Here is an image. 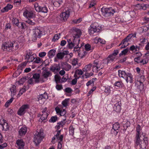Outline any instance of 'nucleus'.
I'll list each match as a JSON object with an SVG mask.
<instances>
[{
  "instance_id": "f257e3e1",
  "label": "nucleus",
  "mask_w": 149,
  "mask_h": 149,
  "mask_svg": "<svg viewBox=\"0 0 149 149\" xmlns=\"http://www.w3.org/2000/svg\"><path fill=\"white\" fill-rule=\"evenodd\" d=\"M118 76L125 79L127 83H132L134 81L133 76L131 73L127 72L125 70H118Z\"/></svg>"
},
{
  "instance_id": "f03ea898",
  "label": "nucleus",
  "mask_w": 149,
  "mask_h": 149,
  "mask_svg": "<svg viewBox=\"0 0 149 149\" xmlns=\"http://www.w3.org/2000/svg\"><path fill=\"white\" fill-rule=\"evenodd\" d=\"M33 33L32 35V40L35 41L38 38H40L42 35V29L40 27H36L33 29Z\"/></svg>"
},
{
  "instance_id": "7ed1b4c3",
  "label": "nucleus",
  "mask_w": 149,
  "mask_h": 149,
  "mask_svg": "<svg viewBox=\"0 0 149 149\" xmlns=\"http://www.w3.org/2000/svg\"><path fill=\"white\" fill-rule=\"evenodd\" d=\"M44 135L42 132L37 131L34 134L33 142L36 145L39 144L44 138Z\"/></svg>"
},
{
  "instance_id": "20e7f679",
  "label": "nucleus",
  "mask_w": 149,
  "mask_h": 149,
  "mask_svg": "<svg viewBox=\"0 0 149 149\" xmlns=\"http://www.w3.org/2000/svg\"><path fill=\"white\" fill-rule=\"evenodd\" d=\"M15 44L13 42H8L3 44L2 49L4 51L11 52L13 51V47Z\"/></svg>"
},
{
  "instance_id": "39448f33",
  "label": "nucleus",
  "mask_w": 149,
  "mask_h": 149,
  "mask_svg": "<svg viewBox=\"0 0 149 149\" xmlns=\"http://www.w3.org/2000/svg\"><path fill=\"white\" fill-rule=\"evenodd\" d=\"M102 15L105 17H108L112 15L115 12L114 9L111 8H102L101 10Z\"/></svg>"
},
{
  "instance_id": "423d86ee",
  "label": "nucleus",
  "mask_w": 149,
  "mask_h": 149,
  "mask_svg": "<svg viewBox=\"0 0 149 149\" xmlns=\"http://www.w3.org/2000/svg\"><path fill=\"white\" fill-rule=\"evenodd\" d=\"M23 15L24 16L27 18H29L28 19L25 21L26 23L32 25H34L35 24V22L32 20V19H33L32 18L33 13L32 12L26 10L24 12Z\"/></svg>"
},
{
  "instance_id": "0eeeda50",
  "label": "nucleus",
  "mask_w": 149,
  "mask_h": 149,
  "mask_svg": "<svg viewBox=\"0 0 149 149\" xmlns=\"http://www.w3.org/2000/svg\"><path fill=\"white\" fill-rule=\"evenodd\" d=\"M100 29L97 23L94 22L91 25L88 31L90 34H93L95 32H99Z\"/></svg>"
},
{
  "instance_id": "6e6552de",
  "label": "nucleus",
  "mask_w": 149,
  "mask_h": 149,
  "mask_svg": "<svg viewBox=\"0 0 149 149\" xmlns=\"http://www.w3.org/2000/svg\"><path fill=\"white\" fill-rule=\"evenodd\" d=\"M70 9H68L65 12L62 13L58 18L62 22H65L67 21L68 18L69 17L70 14Z\"/></svg>"
},
{
  "instance_id": "1a4fd4ad",
  "label": "nucleus",
  "mask_w": 149,
  "mask_h": 149,
  "mask_svg": "<svg viewBox=\"0 0 149 149\" xmlns=\"http://www.w3.org/2000/svg\"><path fill=\"white\" fill-rule=\"evenodd\" d=\"M29 108V105L28 104L22 105L17 111V114L20 116H22L26 112V110Z\"/></svg>"
},
{
  "instance_id": "9d476101",
  "label": "nucleus",
  "mask_w": 149,
  "mask_h": 149,
  "mask_svg": "<svg viewBox=\"0 0 149 149\" xmlns=\"http://www.w3.org/2000/svg\"><path fill=\"white\" fill-rule=\"evenodd\" d=\"M34 7L35 10L38 12H41L45 13L48 11L47 8L46 6L42 7L39 6L37 3L35 4Z\"/></svg>"
},
{
  "instance_id": "9b49d317",
  "label": "nucleus",
  "mask_w": 149,
  "mask_h": 149,
  "mask_svg": "<svg viewBox=\"0 0 149 149\" xmlns=\"http://www.w3.org/2000/svg\"><path fill=\"white\" fill-rule=\"evenodd\" d=\"M94 65L93 66V72H97L100 69L103 68V66L102 67H99V64L97 61L95 60L93 63Z\"/></svg>"
},
{
  "instance_id": "f8f14e48",
  "label": "nucleus",
  "mask_w": 149,
  "mask_h": 149,
  "mask_svg": "<svg viewBox=\"0 0 149 149\" xmlns=\"http://www.w3.org/2000/svg\"><path fill=\"white\" fill-rule=\"evenodd\" d=\"M16 144L18 149H23L25 145V143L22 139H17L16 141Z\"/></svg>"
},
{
  "instance_id": "ddd939ff",
  "label": "nucleus",
  "mask_w": 149,
  "mask_h": 149,
  "mask_svg": "<svg viewBox=\"0 0 149 149\" xmlns=\"http://www.w3.org/2000/svg\"><path fill=\"white\" fill-rule=\"evenodd\" d=\"M144 71H141V74H140L139 75H138V81H139V82L140 83V86H142L143 87V83L145 81V76L144 75H143ZM143 87H142V88Z\"/></svg>"
},
{
  "instance_id": "4468645a",
  "label": "nucleus",
  "mask_w": 149,
  "mask_h": 149,
  "mask_svg": "<svg viewBox=\"0 0 149 149\" xmlns=\"http://www.w3.org/2000/svg\"><path fill=\"white\" fill-rule=\"evenodd\" d=\"M74 34L73 37H75V38H79L81 34V30L78 28H75L74 29Z\"/></svg>"
},
{
  "instance_id": "2eb2a0df",
  "label": "nucleus",
  "mask_w": 149,
  "mask_h": 149,
  "mask_svg": "<svg viewBox=\"0 0 149 149\" xmlns=\"http://www.w3.org/2000/svg\"><path fill=\"white\" fill-rule=\"evenodd\" d=\"M113 109L117 112H119L121 109V103L120 102L118 101L116 103L113 107Z\"/></svg>"
},
{
  "instance_id": "dca6fc26",
  "label": "nucleus",
  "mask_w": 149,
  "mask_h": 149,
  "mask_svg": "<svg viewBox=\"0 0 149 149\" xmlns=\"http://www.w3.org/2000/svg\"><path fill=\"white\" fill-rule=\"evenodd\" d=\"M1 124V125L3 127V130L5 131H7L8 130L9 128V126H8V124L6 123V120L3 119L2 120Z\"/></svg>"
},
{
  "instance_id": "f3484780",
  "label": "nucleus",
  "mask_w": 149,
  "mask_h": 149,
  "mask_svg": "<svg viewBox=\"0 0 149 149\" xmlns=\"http://www.w3.org/2000/svg\"><path fill=\"white\" fill-rule=\"evenodd\" d=\"M52 75V73L49 71H47V70L43 71L42 73V76L44 78L47 79V78L49 76H51Z\"/></svg>"
},
{
  "instance_id": "a211bd4d",
  "label": "nucleus",
  "mask_w": 149,
  "mask_h": 149,
  "mask_svg": "<svg viewBox=\"0 0 149 149\" xmlns=\"http://www.w3.org/2000/svg\"><path fill=\"white\" fill-rule=\"evenodd\" d=\"M27 127L24 126H22V128L19 130V133L20 135L22 136L25 135L27 131Z\"/></svg>"
},
{
  "instance_id": "6ab92c4d",
  "label": "nucleus",
  "mask_w": 149,
  "mask_h": 149,
  "mask_svg": "<svg viewBox=\"0 0 149 149\" xmlns=\"http://www.w3.org/2000/svg\"><path fill=\"white\" fill-rule=\"evenodd\" d=\"M48 97L47 94L46 93V92H45L44 94L40 95L38 96V101L40 102V101L42 100H45L46 99H47Z\"/></svg>"
},
{
  "instance_id": "aec40b11",
  "label": "nucleus",
  "mask_w": 149,
  "mask_h": 149,
  "mask_svg": "<svg viewBox=\"0 0 149 149\" xmlns=\"http://www.w3.org/2000/svg\"><path fill=\"white\" fill-rule=\"evenodd\" d=\"M36 55L33 54L30 56H29L28 54H26L25 56V59H27L29 62H32L36 58Z\"/></svg>"
},
{
  "instance_id": "412c9836",
  "label": "nucleus",
  "mask_w": 149,
  "mask_h": 149,
  "mask_svg": "<svg viewBox=\"0 0 149 149\" xmlns=\"http://www.w3.org/2000/svg\"><path fill=\"white\" fill-rule=\"evenodd\" d=\"M13 7V6L12 5L9 4H8L6 7L1 10V11L2 13L7 12L9 10H11Z\"/></svg>"
},
{
  "instance_id": "4be33fe9",
  "label": "nucleus",
  "mask_w": 149,
  "mask_h": 149,
  "mask_svg": "<svg viewBox=\"0 0 149 149\" xmlns=\"http://www.w3.org/2000/svg\"><path fill=\"white\" fill-rule=\"evenodd\" d=\"M116 56L112 54L109 55L107 59V63L108 64L109 63H111L116 58Z\"/></svg>"
},
{
  "instance_id": "5701e85b",
  "label": "nucleus",
  "mask_w": 149,
  "mask_h": 149,
  "mask_svg": "<svg viewBox=\"0 0 149 149\" xmlns=\"http://www.w3.org/2000/svg\"><path fill=\"white\" fill-rule=\"evenodd\" d=\"M136 7L139 10H145L146 9L147 5L144 4H138L136 5Z\"/></svg>"
},
{
  "instance_id": "b1692460",
  "label": "nucleus",
  "mask_w": 149,
  "mask_h": 149,
  "mask_svg": "<svg viewBox=\"0 0 149 149\" xmlns=\"http://www.w3.org/2000/svg\"><path fill=\"white\" fill-rule=\"evenodd\" d=\"M49 69L53 72H55V70L58 72L60 70V68L59 66H58L57 64H56L55 66H52Z\"/></svg>"
},
{
  "instance_id": "393cba45",
  "label": "nucleus",
  "mask_w": 149,
  "mask_h": 149,
  "mask_svg": "<svg viewBox=\"0 0 149 149\" xmlns=\"http://www.w3.org/2000/svg\"><path fill=\"white\" fill-rule=\"evenodd\" d=\"M140 136L138 135H136L135 140V146L136 148L139 145L140 146Z\"/></svg>"
},
{
  "instance_id": "a878e982",
  "label": "nucleus",
  "mask_w": 149,
  "mask_h": 149,
  "mask_svg": "<svg viewBox=\"0 0 149 149\" xmlns=\"http://www.w3.org/2000/svg\"><path fill=\"white\" fill-rule=\"evenodd\" d=\"M48 116V113L46 112H43V114L42 115L40 119H39V122H42V121L45 120L47 118Z\"/></svg>"
},
{
  "instance_id": "bb28decb",
  "label": "nucleus",
  "mask_w": 149,
  "mask_h": 149,
  "mask_svg": "<svg viewBox=\"0 0 149 149\" xmlns=\"http://www.w3.org/2000/svg\"><path fill=\"white\" fill-rule=\"evenodd\" d=\"M92 65V64L91 63L86 65L83 69V71L84 72L85 71L86 72H87L90 71L91 69Z\"/></svg>"
},
{
  "instance_id": "cd10ccee",
  "label": "nucleus",
  "mask_w": 149,
  "mask_h": 149,
  "mask_svg": "<svg viewBox=\"0 0 149 149\" xmlns=\"http://www.w3.org/2000/svg\"><path fill=\"white\" fill-rule=\"evenodd\" d=\"M56 50L54 49H52L50 50L48 53L49 57L51 58L53 57L55 54Z\"/></svg>"
},
{
  "instance_id": "c85d7f7f",
  "label": "nucleus",
  "mask_w": 149,
  "mask_h": 149,
  "mask_svg": "<svg viewBox=\"0 0 149 149\" xmlns=\"http://www.w3.org/2000/svg\"><path fill=\"white\" fill-rule=\"evenodd\" d=\"M19 23L20 24H18V26H17L22 30H24L26 28L27 26L24 23L22 22H19Z\"/></svg>"
},
{
  "instance_id": "c756f323",
  "label": "nucleus",
  "mask_w": 149,
  "mask_h": 149,
  "mask_svg": "<svg viewBox=\"0 0 149 149\" xmlns=\"http://www.w3.org/2000/svg\"><path fill=\"white\" fill-rule=\"evenodd\" d=\"M123 84L121 81H118L116 82L114 84V86L119 88H121L123 86Z\"/></svg>"
},
{
  "instance_id": "7c9ffc66",
  "label": "nucleus",
  "mask_w": 149,
  "mask_h": 149,
  "mask_svg": "<svg viewBox=\"0 0 149 149\" xmlns=\"http://www.w3.org/2000/svg\"><path fill=\"white\" fill-rule=\"evenodd\" d=\"M64 54L61 52L58 53L56 55L57 58L61 60L64 58Z\"/></svg>"
},
{
  "instance_id": "2f4dec72",
  "label": "nucleus",
  "mask_w": 149,
  "mask_h": 149,
  "mask_svg": "<svg viewBox=\"0 0 149 149\" xmlns=\"http://www.w3.org/2000/svg\"><path fill=\"white\" fill-rule=\"evenodd\" d=\"M60 36L61 34L60 33H58V34H55L52 39V41L54 42L57 41L60 38Z\"/></svg>"
},
{
  "instance_id": "473e14b6",
  "label": "nucleus",
  "mask_w": 149,
  "mask_h": 149,
  "mask_svg": "<svg viewBox=\"0 0 149 149\" xmlns=\"http://www.w3.org/2000/svg\"><path fill=\"white\" fill-rule=\"evenodd\" d=\"M27 62L25 61L21 63L18 66V69L22 70L23 68H24L26 65Z\"/></svg>"
},
{
  "instance_id": "72a5a7b5",
  "label": "nucleus",
  "mask_w": 149,
  "mask_h": 149,
  "mask_svg": "<svg viewBox=\"0 0 149 149\" xmlns=\"http://www.w3.org/2000/svg\"><path fill=\"white\" fill-rule=\"evenodd\" d=\"M120 124L118 122L115 123L113 125L112 128L118 131V129L120 127Z\"/></svg>"
},
{
  "instance_id": "f704fd0d",
  "label": "nucleus",
  "mask_w": 149,
  "mask_h": 149,
  "mask_svg": "<svg viewBox=\"0 0 149 149\" xmlns=\"http://www.w3.org/2000/svg\"><path fill=\"white\" fill-rule=\"evenodd\" d=\"M12 22L13 24L17 26H18V24H20L18 19L16 18L13 17L12 20Z\"/></svg>"
},
{
  "instance_id": "c9c22d12",
  "label": "nucleus",
  "mask_w": 149,
  "mask_h": 149,
  "mask_svg": "<svg viewBox=\"0 0 149 149\" xmlns=\"http://www.w3.org/2000/svg\"><path fill=\"white\" fill-rule=\"evenodd\" d=\"M54 78L55 79V81L56 84H58L60 82L61 77L58 75L57 74H56L54 76Z\"/></svg>"
},
{
  "instance_id": "e433bc0d",
  "label": "nucleus",
  "mask_w": 149,
  "mask_h": 149,
  "mask_svg": "<svg viewBox=\"0 0 149 149\" xmlns=\"http://www.w3.org/2000/svg\"><path fill=\"white\" fill-rule=\"evenodd\" d=\"M13 100L14 98L13 97L11 98L10 100H8L6 102L5 104V106L6 107H8L11 104V103L13 102Z\"/></svg>"
},
{
  "instance_id": "4c0bfd02",
  "label": "nucleus",
  "mask_w": 149,
  "mask_h": 149,
  "mask_svg": "<svg viewBox=\"0 0 149 149\" xmlns=\"http://www.w3.org/2000/svg\"><path fill=\"white\" fill-rule=\"evenodd\" d=\"M58 117L57 116H52L49 120V122L52 123L55 122L57 120Z\"/></svg>"
},
{
  "instance_id": "58836bf2",
  "label": "nucleus",
  "mask_w": 149,
  "mask_h": 149,
  "mask_svg": "<svg viewBox=\"0 0 149 149\" xmlns=\"http://www.w3.org/2000/svg\"><path fill=\"white\" fill-rule=\"evenodd\" d=\"M4 140L2 143H0V149H3L7 146V144L4 142Z\"/></svg>"
},
{
  "instance_id": "ea45409f",
  "label": "nucleus",
  "mask_w": 149,
  "mask_h": 149,
  "mask_svg": "<svg viewBox=\"0 0 149 149\" xmlns=\"http://www.w3.org/2000/svg\"><path fill=\"white\" fill-rule=\"evenodd\" d=\"M75 43L73 42H70L68 43L67 46L69 49H72L75 46Z\"/></svg>"
},
{
  "instance_id": "a19ab883",
  "label": "nucleus",
  "mask_w": 149,
  "mask_h": 149,
  "mask_svg": "<svg viewBox=\"0 0 149 149\" xmlns=\"http://www.w3.org/2000/svg\"><path fill=\"white\" fill-rule=\"evenodd\" d=\"M111 132L113 136H116L117 135L118 133V131L112 128L111 130Z\"/></svg>"
},
{
  "instance_id": "79ce46f5",
  "label": "nucleus",
  "mask_w": 149,
  "mask_h": 149,
  "mask_svg": "<svg viewBox=\"0 0 149 149\" xmlns=\"http://www.w3.org/2000/svg\"><path fill=\"white\" fill-rule=\"evenodd\" d=\"M148 143L143 141V143H141L140 144V147L142 149L146 148Z\"/></svg>"
},
{
  "instance_id": "37998d69",
  "label": "nucleus",
  "mask_w": 149,
  "mask_h": 149,
  "mask_svg": "<svg viewBox=\"0 0 149 149\" xmlns=\"http://www.w3.org/2000/svg\"><path fill=\"white\" fill-rule=\"evenodd\" d=\"M69 129L70 134L72 136H73L74 134V129L73 127V126H71L69 127Z\"/></svg>"
},
{
  "instance_id": "c03bdc74",
  "label": "nucleus",
  "mask_w": 149,
  "mask_h": 149,
  "mask_svg": "<svg viewBox=\"0 0 149 149\" xmlns=\"http://www.w3.org/2000/svg\"><path fill=\"white\" fill-rule=\"evenodd\" d=\"M73 42L75 43V45H79V43L80 40L79 38H75V37H73Z\"/></svg>"
},
{
  "instance_id": "a18cd8bd",
  "label": "nucleus",
  "mask_w": 149,
  "mask_h": 149,
  "mask_svg": "<svg viewBox=\"0 0 149 149\" xmlns=\"http://www.w3.org/2000/svg\"><path fill=\"white\" fill-rule=\"evenodd\" d=\"M26 77H24L20 79L19 81L18 82L19 84H22L26 80Z\"/></svg>"
},
{
  "instance_id": "49530a36",
  "label": "nucleus",
  "mask_w": 149,
  "mask_h": 149,
  "mask_svg": "<svg viewBox=\"0 0 149 149\" xmlns=\"http://www.w3.org/2000/svg\"><path fill=\"white\" fill-rule=\"evenodd\" d=\"M97 42H100L102 44H104L106 43V41L100 38H97Z\"/></svg>"
},
{
  "instance_id": "de8ad7c7",
  "label": "nucleus",
  "mask_w": 149,
  "mask_h": 149,
  "mask_svg": "<svg viewBox=\"0 0 149 149\" xmlns=\"http://www.w3.org/2000/svg\"><path fill=\"white\" fill-rule=\"evenodd\" d=\"M63 3V2L62 0H56V1L53 3V5L55 6V5H56L57 3H58L59 5H60Z\"/></svg>"
},
{
  "instance_id": "09e8293b",
  "label": "nucleus",
  "mask_w": 149,
  "mask_h": 149,
  "mask_svg": "<svg viewBox=\"0 0 149 149\" xmlns=\"http://www.w3.org/2000/svg\"><path fill=\"white\" fill-rule=\"evenodd\" d=\"M85 50L86 51H89L91 49V45L88 44H86L85 46Z\"/></svg>"
},
{
  "instance_id": "8fccbe9b",
  "label": "nucleus",
  "mask_w": 149,
  "mask_h": 149,
  "mask_svg": "<svg viewBox=\"0 0 149 149\" xmlns=\"http://www.w3.org/2000/svg\"><path fill=\"white\" fill-rule=\"evenodd\" d=\"M16 86H14L13 88L10 89V91L12 93H13V95H15L16 92V89H15Z\"/></svg>"
},
{
  "instance_id": "3c124183",
  "label": "nucleus",
  "mask_w": 149,
  "mask_h": 149,
  "mask_svg": "<svg viewBox=\"0 0 149 149\" xmlns=\"http://www.w3.org/2000/svg\"><path fill=\"white\" fill-rule=\"evenodd\" d=\"M136 135H138L140 136V126L139 125H138L136 128Z\"/></svg>"
},
{
  "instance_id": "603ef678",
  "label": "nucleus",
  "mask_w": 149,
  "mask_h": 149,
  "mask_svg": "<svg viewBox=\"0 0 149 149\" xmlns=\"http://www.w3.org/2000/svg\"><path fill=\"white\" fill-rule=\"evenodd\" d=\"M41 81V83H43L45 81L44 80L43 78H40V79H35V82L36 83H38Z\"/></svg>"
},
{
  "instance_id": "864d4df0",
  "label": "nucleus",
  "mask_w": 149,
  "mask_h": 149,
  "mask_svg": "<svg viewBox=\"0 0 149 149\" xmlns=\"http://www.w3.org/2000/svg\"><path fill=\"white\" fill-rule=\"evenodd\" d=\"M40 77V74H39L35 73L34 74L33 76V78L34 79H39Z\"/></svg>"
},
{
  "instance_id": "5fc2aeb1",
  "label": "nucleus",
  "mask_w": 149,
  "mask_h": 149,
  "mask_svg": "<svg viewBox=\"0 0 149 149\" xmlns=\"http://www.w3.org/2000/svg\"><path fill=\"white\" fill-rule=\"evenodd\" d=\"M68 100L66 99L62 101V104L64 107H66L68 105Z\"/></svg>"
},
{
  "instance_id": "6e6d98bb",
  "label": "nucleus",
  "mask_w": 149,
  "mask_h": 149,
  "mask_svg": "<svg viewBox=\"0 0 149 149\" xmlns=\"http://www.w3.org/2000/svg\"><path fill=\"white\" fill-rule=\"evenodd\" d=\"M66 113V111L64 109H63L61 110L60 113L59 114V115H60L61 116H64Z\"/></svg>"
},
{
  "instance_id": "4d7b16f0",
  "label": "nucleus",
  "mask_w": 149,
  "mask_h": 149,
  "mask_svg": "<svg viewBox=\"0 0 149 149\" xmlns=\"http://www.w3.org/2000/svg\"><path fill=\"white\" fill-rule=\"evenodd\" d=\"M75 73H77V74L79 75H81L83 74L82 71L81 70H77L75 71Z\"/></svg>"
},
{
  "instance_id": "13d9d810",
  "label": "nucleus",
  "mask_w": 149,
  "mask_h": 149,
  "mask_svg": "<svg viewBox=\"0 0 149 149\" xmlns=\"http://www.w3.org/2000/svg\"><path fill=\"white\" fill-rule=\"evenodd\" d=\"M65 91L66 92L68 93H71L72 91L71 88L69 87L66 88L65 90Z\"/></svg>"
},
{
  "instance_id": "bf43d9fd",
  "label": "nucleus",
  "mask_w": 149,
  "mask_h": 149,
  "mask_svg": "<svg viewBox=\"0 0 149 149\" xmlns=\"http://www.w3.org/2000/svg\"><path fill=\"white\" fill-rule=\"evenodd\" d=\"M82 20V19L81 18H79L77 19L74 20L73 22L76 24H77L80 23Z\"/></svg>"
},
{
  "instance_id": "052dcab7",
  "label": "nucleus",
  "mask_w": 149,
  "mask_h": 149,
  "mask_svg": "<svg viewBox=\"0 0 149 149\" xmlns=\"http://www.w3.org/2000/svg\"><path fill=\"white\" fill-rule=\"evenodd\" d=\"M26 90L25 88L22 89L19 92L18 95H21L23 94V93L25 92Z\"/></svg>"
},
{
  "instance_id": "680f3d73",
  "label": "nucleus",
  "mask_w": 149,
  "mask_h": 149,
  "mask_svg": "<svg viewBox=\"0 0 149 149\" xmlns=\"http://www.w3.org/2000/svg\"><path fill=\"white\" fill-rule=\"evenodd\" d=\"M93 74V73H87L85 74V77L86 78H87L90 77L92 76Z\"/></svg>"
},
{
  "instance_id": "e2e57ef3",
  "label": "nucleus",
  "mask_w": 149,
  "mask_h": 149,
  "mask_svg": "<svg viewBox=\"0 0 149 149\" xmlns=\"http://www.w3.org/2000/svg\"><path fill=\"white\" fill-rule=\"evenodd\" d=\"M46 55V53L44 52H40L39 54V56L40 57H43Z\"/></svg>"
},
{
  "instance_id": "0e129e2a",
  "label": "nucleus",
  "mask_w": 149,
  "mask_h": 149,
  "mask_svg": "<svg viewBox=\"0 0 149 149\" xmlns=\"http://www.w3.org/2000/svg\"><path fill=\"white\" fill-rule=\"evenodd\" d=\"M77 59L74 58L72 61V64L73 65H75L77 63Z\"/></svg>"
},
{
  "instance_id": "69168bd1",
  "label": "nucleus",
  "mask_w": 149,
  "mask_h": 149,
  "mask_svg": "<svg viewBox=\"0 0 149 149\" xmlns=\"http://www.w3.org/2000/svg\"><path fill=\"white\" fill-rule=\"evenodd\" d=\"M36 59L34 61V62L37 63H38L41 61V59L39 57H37L36 58Z\"/></svg>"
},
{
  "instance_id": "338daca9",
  "label": "nucleus",
  "mask_w": 149,
  "mask_h": 149,
  "mask_svg": "<svg viewBox=\"0 0 149 149\" xmlns=\"http://www.w3.org/2000/svg\"><path fill=\"white\" fill-rule=\"evenodd\" d=\"M56 89H57L58 90H60L63 88L62 85H59L58 84H57L56 86Z\"/></svg>"
},
{
  "instance_id": "774afa93",
  "label": "nucleus",
  "mask_w": 149,
  "mask_h": 149,
  "mask_svg": "<svg viewBox=\"0 0 149 149\" xmlns=\"http://www.w3.org/2000/svg\"><path fill=\"white\" fill-rule=\"evenodd\" d=\"M77 81V79L75 78L72 80L71 84L73 85H75L76 84Z\"/></svg>"
}]
</instances>
